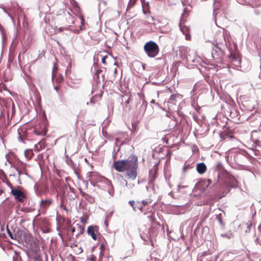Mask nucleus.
<instances>
[{
    "label": "nucleus",
    "mask_w": 261,
    "mask_h": 261,
    "mask_svg": "<svg viewBox=\"0 0 261 261\" xmlns=\"http://www.w3.org/2000/svg\"><path fill=\"white\" fill-rule=\"evenodd\" d=\"M11 193L19 202H23L26 199L25 194L20 190L17 189H12L11 190Z\"/></svg>",
    "instance_id": "nucleus-9"
},
{
    "label": "nucleus",
    "mask_w": 261,
    "mask_h": 261,
    "mask_svg": "<svg viewBox=\"0 0 261 261\" xmlns=\"http://www.w3.org/2000/svg\"><path fill=\"white\" fill-rule=\"evenodd\" d=\"M80 19H81V24H82L81 26H82V25H84L85 19H84L83 16H81ZM83 29L82 28V27H81V30H82Z\"/></svg>",
    "instance_id": "nucleus-44"
},
{
    "label": "nucleus",
    "mask_w": 261,
    "mask_h": 261,
    "mask_svg": "<svg viewBox=\"0 0 261 261\" xmlns=\"http://www.w3.org/2000/svg\"><path fill=\"white\" fill-rule=\"evenodd\" d=\"M43 153H40L37 155V159L38 160H42L43 159Z\"/></svg>",
    "instance_id": "nucleus-48"
},
{
    "label": "nucleus",
    "mask_w": 261,
    "mask_h": 261,
    "mask_svg": "<svg viewBox=\"0 0 261 261\" xmlns=\"http://www.w3.org/2000/svg\"><path fill=\"white\" fill-rule=\"evenodd\" d=\"M46 144L44 139H43L41 141H39L37 144L34 146V150L36 152H39L46 147Z\"/></svg>",
    "instance_id": "nucleus-15"
},
{
    "label": "nucleus",
    "mask_w": 261,
    "mask_h": 261,
    "mask_svg": "<svg viewBox=\"0 0 261 261\" xmlns=\"http://www.w3.org/2000/svg\"><path fill=\"white\" fill-rule=\"evenodd\" d=\"M24 156L28 160H30L32 159L34 154L32 149H27L24 151Z\"/></svg>",
    "instance_id": "nucleus-23"
},
{
    "label": "nucleus",
    "mask_w": 261,
    "mask_h": 261,
    "mask_svg": "<svg viewBox=\"0 0 261 261\" xmlns=\"http://www.w3.org/2000/svg\"><path fill=\"white\" fill-rule=\"evenodd\" d=\"M227 138H233V136H231V135H229L228 134H226L224 136H221V138L223 139V140H224V139H226Z\"/></svg>",
    "instance_id": "nucleus-42"
},
{
    "label": "nucleus",
    "mask_w": 261,
    "mask_h": 261,
    "mask_svg": "<svg viewBox=\"0 0 261 261\" xmlns=\"http://www.w3.org/2000/svg\"><path fill=\"white\" fill-rule=\"evenodd\" d=\"M107 184L108 186H109L110 187H111V188H113V185H112V182H111V181L107 180Z\"/></svg>",
    "instance_id": "nucleus-50"
},
{
    "label": "nucleus",
    "mask_w": 261,
    "mask_h": 261,
    "mask_svg": "<svg viewBox=\"0 0 261 261\" xmlns=\"http://www.w3.org/2000/svg\"><path fill=\"white\" fill-rule=\"evenodd\" d=\"M179 27L181 31L185 35L186 39L188 40H190L191 36L189 34V28L188 27L186 26L185 25L182 24L181 22L180 23Z\"/></svg>",
    "instance_id": "nucleus-14"
},
{
    "label": "nucleus",
    "mask_w": 261,
    "mask_h": 261,
    "mask_svg": "<svg viewBox=\"0 0 261 261\" xmlns=\"http://www.w3.org/2000/svg\"><path fill=\"white\" fill-rule=\"evenodd\" d=\"M140 100H141V98L140 97V95H138V98H135V102L136 103V104H138V103H139L140 102Z\"/></svg>",
    "instance_id": "nucleus-47"
},
{
    "label": "nucleus",
    "mask_w": 261,
    "mask_h": 261,
    "mask_svg": "<svg viewBox=\"0 0 261 261\" xmlns=\"http://www.w3.org/2000/svg\"><path fill=\"white\" fill-rule=\"evenodd\" d=\"M67 224H69L71 227V231L72 234H74L75 239H77L80 235L82 234L84 232L85 226L80 224H76L74 226L70 225V221H68Z\"/></svg>",
    "instance_id": "nucleus-6"
},
{
    "label": "nucleus",
    "mask_w": 261,
    "mask_h": 261,
    "mask_svg": "<svg viewBox=\"0 0 261 261\" xmlns=\"http://www.w3.org/2000/svg\"><path fill=\"white\" fill-rule=\"evenodd\" d=\"M108 58L107 56H105L102 58L101 61L104 64H106V59Z\"/></svg>",
    "instance_id": "nucleus-46"
},
{
    "label": "nucleus",
    "mask_w": 261,
    "mask_h": 261,
    "mask_svg": "<svg viewBox=\"0 0 261 261\" xmlns=\"http://www.w3.org/2000/svg\"><path fill=\"white\" fill-rule=\"evenodd\" d=\"M70 3L71 5L73 7V8L74 9V10L77 13H79L80 8L77 6V2L75 0H70Z\"/></svg>",
    "instance_id": "nucleus-27"
},
{
    "label": "nucleus",
    "mask_w": 261,
    "mask_h": 261,
    "mask_svg": "<svg viewBox=\"0 0 261 261\" xmlns=\"http://www.w3.org/2000/svg\"><path fill=\"white\" fill-rule=\"evenodd\" d=\"M13 204L11 203L10 207H13Z\"/></svg>",
    "instance_id": "nucleus-56"
},
{
    "label": "nucleus",
    "mask_w": 261,
    "mask_h": 261,
    "mask_svg": "<svg viewBox=\"0 0 261 261\" xmlns=\"http://www.w3.org/2000/svg\"><path fill=\"white\" fill-rule=\"evenodd\" d=\"M57 66V64L55 62L52 71V77L53 79L55 78V81L57 83L60 84L63 82L64 78L61 75H59L56 76V72L58 69Z\"/></svg>",
    "instance_id": "nucleus-12"
},
{
    "label": "nucleus",
    "mask_w": 261,
    "mask_h": 261,
    "mask_svg": "<svg viewBox=\"0 0 261 261\" xmlns=\"http://www.w3.org/2000/svg\"><path fill=\"white\" fill-rule=\"evenodd\" d=\"M125 185L127 186V181L126 180H125Z\"/></svg>",
    "instance_id": "nucleus-57"
},
{
    "label": "nucleus",
    "mask_w": 261,
    "mask_h": 261,
    "mask_svg": "<svg viewBox=\"0 0 261 261\" xmlns=\"http://www.w3.org/2000/svg\"><path fill=\"white\" fill-rule=\"evenodd\" d=\"M7 135V129L3 127H0V137L3 139Z\"/></svg>",
    "instance_id": "nucleus-30"
},
{
    "label": "nucleus",
    "mask_w": 261,
    "mask_h": 261,
    "mask_svg": "<svg viewBox=\"0 0 261 261\" xmlns=\"http://www.w3.org/2000/svg\"><path fill=\"white\" fill-rule=\"evenodd\" d=\"M53 200L51 198L42 199L40 201V207L43 210L46 209L53 203Z\"/></svg>",
    "instance_id": "nucleus-13"
},
{
    "label": "nucleus",
    "mask_w": 261,
    "mask_h": 261,
    "mask_svg": "<svg viewBox=\"0 0 261 261\" xmlns=\"http://www.w3.org/2000/svg\"><path fill=\"white\" fill-rule=\"evenodd\" d=\"M137 0H129L127 6V9L133 7L136 4Z\"/></svg>",
    "instance_id": "nucleus-32"
},
{
    "label": "nucleus",
    "mask_w": 261,
    "mask_h": 261,
    "mask_svg": "<svg viewBox=\"0 0 261 261\" xmlns=\"http://www.w3.org/2000/svg\"><path fill=\"white\" fill-rule=\"evenodd\" d=\"M74 173L77 175V176L79 178H80V175H79V172H78V171L76 169H75L74 170Z\"/></svg>",
    "instance_id": "nucleus-52"
},
{
    "label": "nucleus",
    "mask_w": 261,
    "mask_h": 261,
    "mask_svg": "<svg viewBox=\"0 0 261 261\" xmlns=\"http://www.w3.org/2000/svg\"><path fill=\"white\" fill-rule=\"evenodd\" d=\"M133 101V98L132 96L128 97L127 99H125V101L122 103L123 104V107L126 110H129L130 109L131 105L130 103H132Z\"/></svg>",
    "instance_id": "nucleus-19"
},
{
    "label": "nucleus",
    "mask_w": 261,
    "mask_h": 261,
    "mask_svg": "<svg viewBox=\"0 0 261 261\" xmlns=\"http://www.w3.org/2000/svg\"><path fill=\"white\" fill-rule=\"evenodd\" d=\"M21 236L18 237L17 241L19 243L22 244L24 247H26L30 251L32 249H37V245L34 241L33 237L29 233H22L21 232Z\"/></svg>",
    "instance_id": "nucleus-3"
},
{
    "label": "nucleus",
    "mask_w": 261,
    "mask_h": 261,
    "mask_svg": "<svg viewBox=\"0 0 261 261\" xmlns=\"http://www.w3.org/2000/svg\"><path fill=\"white\" fill-rule=\"evenodd\" d=\"M144 50L149 57L154 58L158 55L160 48L155 42L150 41L145 44Z\"/></svg>",
    "instance_id": "nucleus-4"
},
{
    "label": "nucleus",
    "mask_w": 261,
    "mask_h": 261,
    "mask_svg": "<svg viewBox=\"0 0 261 261\" xmlns=\"http://www.w3.org/2000/svg\"><path fill=\"white\" fill-rule=\"evenodd\" d=\"M62 241L64 242V246H69V243L72 241L73 238L74 234H72L71 231V227L69 225V227L66 229L65 232L59 233Z\"/></svg>",
    "instance_id": "nucleus-5"
},
{
    "label": "nucleus",
    "mask_w": 261,
    "mask_h": 261,
    "mask_svg": "<svg viewBox=\"0 0 261 261\" xmlns=\"http://www.w3.org/2000/svg\"><path fill=\"white\" fill-rule=\"evenodd\" d=\"M30 252L32 253L31 257L33 259V261H43L41 253L40 250V247L39 246H37V249H32Z\"/></svg>",
    "instance_id": "nucleus-11"
},
{
    "label": "nucleus",
    "mask_w": 261,
    "mask_h": 261,
    "mask_svg": "<svg viewBox=\"0 0 261 261\" xmlns=\"http://www.w3.org/2000/svg\"><path fill=\"white\" fill-rule=\"evenodd\" d=\"M129 203L132 206L134 211H136L138 209L140 211L142 212L143 207L141 205L140 202L137 201V203H136V202L134 201H129Z\"/></svg>",
    "instance_id": "nucleus-20"
},
{
    "label": "nucleus",
    "mask_w": 261,
    "mask_h": 261,
    "mask_svg": "<svg viewBox=\"0 0 261 261\" xmlns=\"http://www.w3.org/2000/svg\"><path fill=\"white\" fill-rule=\"evenodd\" d=\"M99 227L96 226H89L87 228V233L92 238L96 240L97 239V234L99 233L98 232Z\"/></svg>",
    "instance_id": "nucleus-10"
},
{
    "label": "nucleus",
    "mask_w": 261,
    "mask_h": 261,
    "mask_svg": "<svg viewBox=\"0 0 261 261\" xmlns=\"http://www.w3.org/2000/svg\"><path fill=\"white\" fill-rule=\"evenodd\" d=\"M47 121L46 116L44 115L42 120L35 125L25 129L24 137L21 136L19 133V140L24 143V140H36V137L45 136L47 133Z\"/></svg>",
    "instance_id": "nucleus-2"
},
{
    "label": "nucleus",
    "mask_w": 261,
    "mask_h": 261,
    "mask_svg": "<svg viewBox=\"0 0 261 261\" xmlns=\"http://www.w3.org/2000/svg\"><path fill=\"white\" fill-rule=\"evenodd\" d=\"M67 19L68 20V23L69 24V26H71L72 24H73L74 23L75 18L73 16H72L70 14H68V17Z\"/></svg>",
    "instance_id": "nucleus-29"
},
{
    "label": "nucleus",
    "mask_w": 261,
    "mask_h": 261,
    "mask_svg": "<svg viewBox=\"0 0 261 261\" xmlns=\"http://www.w3.org/2000/svg\"><path fill=\"white\" fill-rule=\"evenodd\" d=\"M218 221H219L220 224L221 225H223V221H222V218H221L220 217H218Z\"/></svg>",
    "instance_id": "nucleus-49"
},
{
    "label": "nucleus",
    "mask_w": 261,
    "mask_h": 261,
    "mask_svg": "<svg viewBox=\"0 0 261 261\" xmlns=\"http://www.w3.org/2000/svg\"><path fill=\"white\" fill-rule=\"evenodd\" d=\"M148 218L149 219L150 221L152 223H154L155 221V218L154 217V214L151 213L150 215L147 216Z\"/></svg>",
    "instance_id": "nucleus-31"
},
{
    "label": "nucleus",
    "mask_w": 261,
    "mask_h": 261,
    "mask_svg": "<svg viewBox=\"0 0 261 261\" xmlns=\"http://www.w3.org/2000/svg\"><path fill=\"white\" fill-rule=\"evenodd\" d=\"M151 202H152V200L150 199H148L143 200L142 201V204L145 206V205H147L149 204H151Z\"/></svg>",
    "instance_id": "nucleus-33"
},
{
    "label": "nucleus",
    "mask_w": 261,
    "mask_h": 261,
    "mask_svg": "<svg viewBox=\"0 0 261 261\" xmlns=\"http://www.w3.org/2000/svg\"><path fill=\"white\" fill-rule=\"evenodd\" d=\"M217 42L218 43V46H221V48L226 45V41L223 36H221L218 41L217 39L214 43H213V45L216 44Z\"/></svg>",
    "instance_id": "nucleus-25"
},
{
    "label": "nucleus",
    "mask_w": 261,
    "mask_h": 261,
    "mask_svg": "<svg viewBox=\"0 0 261 261\" xmlns=\"http://www.w3.org/2000/svg\"><path fill=\"white\" fill-rule=\"evenodd\" d=\"M89 176L91 180H94V179L99 180L101 177L97 173L94 172H89Z\"/></svg>",
    "instance_id": "nucleus-24"
},
{
    "label": "nucleus",
    "mask_w": 261,
    "mask_h": 261,
    "mask_svg": "<svg viewBox=\"0 0 261 261\" xmlns=\"http://www.w3.org/2000/svg\"><path fill=\"white\" fill-rule=\"evenodd\" d=\"M105 245L104 243H101L100 246V249L101 250L100 253H101L105 250Z\"/></svg>",
    "instance_id": "nucleus-43"
},
{
    "label": "nucleus",
    "mask_w": 261,
    "mask_h": 261,
    "mask_svg": "<svg viewBox=\"0 0 261 261\" xmlns=\"http://www.w3.org/2000/svg\"><path fill=\"white\" fill-rule=\"evenodd\" d=\"M81 222L84 225L87 223V219L85 217L80 218Z\"/></svg>",
    "instance_id": "nucleus-40"
},
{
    "label": "nucleus",
    "mask_w": 261,
    "mask_h": 261,
    "mask_svg": "<svg viewBox=\"0 0 261 261\" xmlns=\"http://www.w3.org/2000/svg\"><path fill=\"white\" fill-rule=\"evenodd\" d=\"M116 71H117V70H116V69L115 68V70H114L115 73H116Z\"/></svg>",
    "instance_id": "nucleus-59"
},
{
    "label": "nucleus",
    "mask_w": 261,
    "mask_h": 261,
    "mask_svg": "<svg viewBox=\"0 0 261 261\" xmlns=\"http://www.w3.org/2000/svg\"><path fill=\"white\" fill-rule=\"evenodd\" d=\"M7 232H8V235L9 236V237L12 239H14V240H17L18 239V236L17 234H16V233H14L13 234L10 230V229L7 227Z\"/></svg>",
    "instance_id": "nucleus-28"
},
{
    "label": "nucleus",
    "mask_w": 261,
    "mask_h": 261,
    "mask_svg": "<svg viewBox=\"0 0 261 261\" xmlns=\"http://www.w3.org/2000/svg\"><path fill=\"white\" fill-rule=\"evenodd\" d=\"M223 56V51L221 46H218V43L217 42L215 44L212 50V56L214 60H219Z\"/></svg>",
    "instance_id": "nucleus-7"
},
{
    "label": "nucleus",
    "mask_w": 261,
    "mask_h": 261,
    "mask_svg": "<svg viewBox=\"0 0 261 261\" xmlns=\"http://www.w3.org/2000/svg\"><path fill=\"white\" fill-rule=\"evenodd\" d=\"M7 185L11 189V190L13 189V185L11 183V182L9 180H7L6 182Z\"/></svg>",
    "instance_id": "nucleus-41"
},
{
    "label": "nucleus",
    "mask_w": 261,
    "mask_h": 261,
    "mask_svg": "<svg viewBox=\"0 0 261 261\" xmlns=\"http://www.w3.org/2000/svg\"><path fill=\"white\" fill-rule=\"evenodd\" d=\"M20 133L21 136L22 137H23V138L24 137V135H25V133H24V132H22V133H23V134L22 135L21 134V133L20 132L19 130H18V133Z\"/></svg>",
    "instance_id": "nucleus-54"
},
{
    "label": "nucleus",
    "mask_w": 261,
    "mask_h": 261,
    "mask_svg": "<svg viewBox=\"0 0 261 261\" xmlns=\"http://www.w3.org/2000/svg\"><path fill=\"white\" fill-rule=\"evenodd\" d=\"M142 3V7H143V11L144 13H146L145 10H147L148 4H147V6H146L145 4H144V0H141Z\"/></svg>",
    "instance_id": "nucleus-35"
},
{
    "label": "nucleus",
    "mask_w": 261,
    "mask_h": 261,
    "mask_svg": "<svg viewBox=\"0 0 261 261\" xmlns=\"http://www.w3.org/2000/svg\"><path fill=\"white\" fill-rule=\"evenodd\" d=\"M96 257L94 255H92L88 258L89 261H96Z\"/></svg>",
    "instance_id": "nucleus-45"
},
{
    "label": "nucleus",
    "mask_w": 261,
    "mask_h": 261,
    "mask_svg": "<svg viewBox=\"0 0 261 261\" xmlns=\"http://www.w3.org/2000/svg\"><path fill=\"white\" fill-rule=\"evenodd\" d=\"M159 228L156 227L155 226L151 225L148 230V233L149 237L153 238L155 237L158 233Z\"/></svg>",
    "instance_id": "nucleus-18"
},
{
    "label": "nucleus",
    "mask_w": 261,
    "mask_h": 261,
    "mask_svg": "<svg viewBox=\"0 0 261 261\" xmlns=\"http://www.w3.org/2000/svg\"><path fill=\"white\" fill-rule=\"evenodd\" d=\"M138 161L137 156L130 155L126 160H118L113 163V168L118 172L125 171L124 176L127 179L134 180L137 176Z\"/></svg>",
    "instance_id": "nucleus-1"
},
{
    "label": "nucleus",
    "mask_w": 261,
    "mask_h": 261,
    "mask_svg": "<svg viewBox=\"0 0 261 261\" xmlns=\"http://www.w3.org/2000/svg\"><path fill=\"white\" fill-rule=\"evenodd\" d=\"M176 95L175 94H172L169 98L171 101H175L176 100Z\"/></svg>",
    "instance_id": "nucleus-39"
},
{
    "label": "nucleus",
    "mask_w": 261,
    "mask_h": 261,
    "mask_svg": "<svg viewBox=\"0 0 261 261\" xmlns=\"http://www.w3.org/2000/svg\"><path fill=\"white\" fill-rule=\"evenodd\" d=\"M86 126L84 124H82L81 125L82 130H81L79 128L77 127L76 130V135L77 136H80V137H84L86 135V130H85Z\"/></svg>",
    "instance_id": "nucleus-22"
},
{
    "label": "nucleus",
    "mask_w": 261,
    "mask_h": 261,
    "mask_svg": "<svg viewBox=\"0 0 261 261\" xmlns=\"http://www.w3.org/2000/svg\"><path fill=\"white\" fill-rule=\"evenodd\" d=\"M66 29L65 28H59L57 29H56L55 31V34H58L59 33H61L62 32H63L64 30H65Z\"/></svg>",
    "instance_id": "nucleus-36"
},
{
    "label": "nucleus",
    "mask_w": 261,
    "mask_h": 261,
    "mask_svg": "<svg viewBox=\"0 0 261 261\" xmlns=\"http://www.w3.org/2000/svg\"><path fill=\"white\" fill-rule=\"evenodd\" d=\"M211 182L212 181L210 179H204L196 184L195 189L200 191H204L206 190Z\"/></svg>",
    "instance_id": "nucleus-8"
},
{
    "label": "nucleus",
    "mask_w": 261,
    "mask_h": 261,
    "mask_svg": "<svg viewBox=\"0 0 261 261\" xmlns=\"http://www.w3.org/2000/svg\"><path fill=\"white\" fill-rule=\"evenodd\" d=\"M16 169L18 172L19 176H20L21 174H27L25 165L23 164H21L20 166H17Z\"/></svg>",
    "instance_id": "nucleus-21"
},
{
    "label": "nucleus",
    "mask_w": 261,
    "mask_h": 261,
    "mask_svg": "<svg viewBox=\"0 0 261 261\" xmlns=\"http://www.w3.org/2000/svg\"><path fill=\"white\" fill-rule=\"evenodd\" d=\"M57 192V195H56V197L57 199H58V196H59V192H58L57 190H56Z\"/></svg>",
    "instance_id": "nucleus-55"
},
{
    "label": "nucleus",
    "mask_w": 261,
    "mask_h": 261,
    "mask_svg": "<svg viewBox=\"0 0 261 261\" xmlns=\"http://www.w3.org/2000/svg\"><path fill=\"white\" fill-rule=\"evenodd\" d=\"M9 202V200H6L5 202H6V203H7V202Z\"/></svg>",
    "instance_id": "nucleus-58"
},
{
    "label": "nucleus",
    "mask_w": 261,
    "mask_h": 261,
    "mask_svg": "<svg viewBox=\"0 0 261 261\" xmlns=\"http://www.w3.org/2000/svg\"><path fill=\"white\" fill-rule=\"evenodd\" d=\"M55 89L62 95L63 94V91H60V86H56L54 87Z\"/></svg>",
    "instance_id": "nucleus-37"
},
{
    "label": "nucleus",
    "mask_w": 261,
    "mask_h": 261,
    "mask_svg": "<svg viewBox=\"0 0 261 261\" xmlns=\"http://www.w3.org/2000/svg\"><path fill=\"white\" fill-rule=\"evenodd\" d=\"M207 169V167L204 163H198L196 165V170L199 174L204 173Z\"/></svg>",
    "instance_id": "nucleus-16"
},
{
    "label": "nucleus",
    "mask_w": 261,
    "mask_h": 261,
    "mask_svg": "<svg viewBox=\"0 0 261 261\" xmlns=\"http://www.w3.org/2000/svg\"><path fill=\"white\" fill-rule=\"evenodd\" d=\"M153 169H154V175H153L151 177V180L152 181H153V180H154V179H155V177H156V174L157 171H158V167H157V166H154L153 167Z\"/></svg>",
    "instance_id": "nucleus-34"
},
{
    "label": "nucleus",
    "mask_w": 261,
    "mask_h": 261,
    "mask_svg": "<svg viewBox=\"0 0 261 261\" xmlns=\"http://www.w3.org/2000/svg\"><path fill=\"white\" fill-rule=\"evenodd\" d=\"M79 191H80V193L81 195L86 200H88L89 202L92 203L95 201V199L93 196L83 192L81 189H80Z\"/></svg>",
    "instance_id": "nucleus-17"
},
{
    "label": "nucleus",
    "mask_w": 261,
    "mask_h": 261,
    "mask_svg": "<svg viewBox=\"0 0 261 261\" xmlns=\"http://www.w3.org/2000/svg\"><path fill=\"white\" fill-rule=\"evenodd\" d=\"M229 58H231V59H234L235 60H237L238 59V57L237 55L234 54H232L231 53L229 55Z\"/></svg>",
    "instance_id": "nucleus-38"
},
{
    "label": "nucleus",
    "mask_w": 261,
    "mask_h": 261,
    "mask_svg": "<svg viewBox=\"0 0 261 261\" xmlns=\"http://www.w3.org/2000/svg\"><path fill=\"white\" fill-rule=\"evenodd\" d=\"M70 247L71 248H73L74 247H77V245L75 243H72L70 244Z\"/></svg>",
    "instance_id": "nucleus-51"
},
{
    "label": "nucleus",
    "mask_w": 261,
    "mask_h": 261,
    "mask_svg": "<svg viewBox=\"0 0 261 261\" xmlns=\"http://www.w3.org/2000/svg\"><path fill=\"white\" fill-rule=\"evenodd\" d=\"M150 103H154V104H156V105H158V103L155 102V100H154V99H152V100L150 101Z\"/></svg>",
    "instance_id": "nucleus-53"
},
{
    "label": "nucleus",
    "mask_w": 261,
    "mask_h": 261,
    "mask_svg": "<svg viewBox=\"0 0 261 261\" xmlns=\"http://www.w3.org/2000/svg\"><path fill=\"white\" fill-rule=\"evenodd\" d=\"M13 261H22V258L18 252L14 251L13 256Z\"/></svg>",
    "instance_id": "nucleus-26"
}]
</instances>
